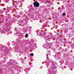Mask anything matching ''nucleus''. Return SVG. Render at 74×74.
Here are the masks:
<instances>
[{
  "mask_svg": "<svg viewBox=\"0 0 74 74\" xmlns=\"http://www.w3.org/2000/svg\"><path fill=\"white\" fill-rule=\"evenodd\" d=\"M34 6L36 7H39V5H40L39 3H38V2L37 1L34 2Z\"/></svg>",
  "mask_w": 74,
  "mask_h": 74,
  "instance_id": "obj_1",
  "label": "nucleus"
},
{
  "mask_svg": "<svg viewBox=\"0 0 74 74\" xmlns=\"http://www.w3.org/2000/svg\"><path fill=\"white\" fill-rule=\"evenodd\" d=\"M27 36H28V35L27 34H26V35H25L26 37H27Z\"/></svg>",
  "mask_w": 74,
  "mask_h": 74,
  "instance_id": "obj_2",
  "label": "nucleus"
},
{
  "mask_svg": "<svg viewBox=\"0 0 74 74\" xmlns=\"http://www.w3.org/2000/svg\"><path fill=\"white\" fill-rule=\"evenodd\" d=\"M31 56H33V53H31L30 54Z\"/></svg>",
  "mask_w": 74,
  "mask_h": 74,
  "instance_id": "obj_3",
  "label": "nucleus"
},
{
  "mask_svg": "<svg viewBox=\"0 0 74 74\" xmlns=\"http://www.w3.org/2000/svg\"><path fill=\"white\" fill-rule=\"evenodd\" d=\"M65 15V13H63L62 15Z\"/></svg>",
  "mask_w": 74,
  "mask_h": 74,
  "instance_id": "obj_4",
  "label": "nucleus"
},
{
  "mask_svg": "<svg viewBox=\"0 0 74 74\" xmlns=\"http://www.w3.org/2000/svg\"><path fill=\"white\" fill-rule=\"evenodd\" d=\"M0 71H1V69H0Z\"/></svg>",
  "mask_w": 74,
  "mask_h": 74,
  "instance_id": "obj_5",
  "label": "nucleus"
},
{
  "mask_svg": "<svg viewBox=\"0 0 74 74\" xmlns=\"http://www.w3.org/2000/svg\"><path fill=\"white\" fill-rule=\"evenodd\" d=\"M70 44H71V43H70Z\"/></svg>",
  "mask_w": 74,
  "mask_h": 74,
  "instance_id": "obj_6",
  "label": "nucleus"
}]
</instances>
